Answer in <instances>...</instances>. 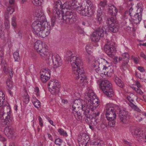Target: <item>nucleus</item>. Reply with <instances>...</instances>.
I'll use <instances>...</instances> for the list:
<instances>
[{"label": "nucleus", "mask_w": 146, "mask_h": 146, "mask_svg": "<svg viewBox=\"0 0 146 146\" xmlns=\"http://www.w3.org/2000/svg\"><path fill=\"white\" fill-rule=\"evenodd\" d=\"M69 61L72 66V72L75 75L78 82L80 84L82 83L84 80L86 79L87 78L82 68V63L80 59L78 57H76L75 54H73L70 58Z\"/></svg>", "instance_id": "1"}, {"label": "nucleus", "mask_w": 146, "mask_h": 146, "mask_svg": "<svg viewBox=\"0 0 146 146\" xmlns=\"http://www.w3.org/2000/svg\"><path fill=\"white\" fill-rule=\"evenodd\" d=\"M38 20L40 21H34L32 25V31L35 35L44 38V31L46 28V25H48V23L45 17L42 15L41 16H39Z\"/></svg>", "instance_id": "2"}, {"label": "nucleus", "mask_w": 146, "mask_h": 146, "mask_svg": "<svg viewBox=\"0 0 146 146\" xmlns=\"http://www.w3.org/2000/svg\"><path fill=\"white\" fill-rule=\"evenodd\" d=\"M10 107L9 104L1 108L0 112V123L3 125H9L11 122L10 116Z\"/></svg>", "instance_id": "3"}, {"label": "nucleus", "mask_w": 146, "mask_h": 146, "mask_svg": "<svg viewBox=\"0 0 146 146\" xmlns=\"http://www.w3.org/2000/svg\"><path fill=\"white\" fill-rule=\"evenodd\" d=\"M100 87L107 97H112L113 96L114 92L112 85L109 81L106 80L102 81Z\"/></svg>", "instance_id": "4"}, {"label": "nucleus", "mask_w": 146, "mask_h": 146, "mask_svg": "<svg viewBox=\"0 0 146 146\" xmlns=\"http://www.w3.org/2000/svg\"><path fill=\"white\" fill-rule=\"evenodd\" d=\"M92 104H90V107L88 108L85 111L83 112L85 117L84 119H85L86 122L89 121V120H91L93 118H95L99 115V112L96 113L94 111V109H95V107L92 106Z\"/></svg>", "instance_id": "5"}, {"label": "nucleus", "mask_w": 146, "mask_h": 146, "mask_svg": "<svg viewBox=\"0 0 146 146\" xmlns=\"http://www.w3.org/2000/svg\"><path fill=\"white\" fill-rule=\"evenodd\" d=\"M60 19L66 20L67 23L72 24L77 20L78 17L76 14L70 10L66 11L65 15L61 16Z\"/></svg>", "instance_id": "6"}, {"label": "nucleus", "mask_w": 146, "mask_h": 146, "mask_svg": "<svg viewBox=\"0 0 146 146\" xmlns=\"http://www.w3.org/2000/svg\"><path fill=\"white\" fill-rule=\"evenodd\" d=\"M48 86H50L48 88V89L52 94L56 95L59 92L60 85L58 80H51L48 83Z\"/></svg>", "instance_id": "7"}, {"label": "nucleus", "mask_w": 146, "mask_h": 146, "mask_svg": "<svg viewBox=\"0 0 146 146\" xmlns=\"http://www.w3.org/2000/svg\"><path fill=\"white\" fill-rule=\"evenodd\" d=\"M48 63H50L52 61L54 68H57L61 66L62 64V60L59 55H50L48 59Z\"/></svg>", "instance_id": "8"}, {"label": "nucleus", "mask_w": 146, "mask_h": 146, "mask_svg": "<svg viewBox=\"0 0 146 146\" xmlns=\"http://www.w3.org/2000/svg\"><path fill=\"white\" fill-rule=\"evenodd\" d=\"M84 102L82 100H81L79 99L75 100L73 103L72 108H73L74 109H82V110L85 111L88 108L90 107V104H87V103L86 104H83V102Z\"/></svg>", "instance_id": "9"}, {"label": "nucleus", "mask_w": 146, "mask_h": 146, "mask_svg": "<svg viewBox=\"0 0 146 146\" xmlns=\"http://www.w3.org/2000/svg\"><path fill=\"white\" fill-rule=\"evenodd\" d=\"M58 1L54 3L53 4V11L55 14H56L60 19L61 16L62 17L63 14L64 13V11H62L63 9L61 5V2Z\"/></svg>", "instance_id": "10"}, {"label": "nucleus", "mask_w": 146, "mask_h": 146, "mask_svg": "<svg viewBox=\"0 0 146 146\" xmlns=\"http://www.w3.org/2000/svg\"><path fill=\"white\" fill-rule=\"evenodd\" d=\"M104 50L107 54L111 57L114 55L116 51V48L110 42H108L105 45Z\"/></svg>", "instance_id": "11"}, {"label": "nucleus", "mask_w": 146, "mask_h": 146, "mask_svg": "<svg viewBox=\"0 0 146 146\" xmlns=\"http://www.w3.org/2000/svg\"><path fill=\"white\" fill-rule=\"evenodd\" d=\"M115 20L113 17L108 18L106 21V23L109 29V31L110 32L115 33L117 32L118 29L115 23Z\"/></svg>", "instance_id": "12"}, {"label": "nucleus", "mask_w": 146, "mask_h": 146, "mask_svg": "<svg viewBox=\"0 0 146 146\" xmlns=\"http://www.w3.org/2000/svg\"><path fill=\"white\" fill-rule=\"evenodd\" d=\"M50 70L46 68L40 71L41 80L43 82H45L50 79Z\"/></svg>", "instance_id": "13"}, {"label": "nucleus", "mask_w": 146, "mask_h": 146, "mask_svg": "<svg viewBox=\"0 0 146 146\" xmlns=\"http://www.w3.org/2000/svg\"><path fill=\"white\" fill-rule=\"evenodd\" d=\"M119 116L121 122L123 123H126L129 119L128 112L124 110H121L119 109Z\"/></svg>", "instance_id": "14"}, {"label": "nucleus", "mask_w": 146, "mask_h": 146, "mask_svg": "<svg viewBox=\"0 0 146 146\" xmlns=\"http://www.w3.org/2000/svg\"><path fill=\"white\" fill-rule=\"evenodd\" d=\"M123 62L120 66V69L124 71L127 69V64L129 59V54L127 52H124L122 55Z\"/></svg>", "instance_id": "15"}, {"label": "nucleus", "mask_w": 146, "mask_h": 146, "mask_svg": "<svg viewBox=\"0 0 146 146\" xmlns=\"http://www.w3.org/2000/svg\"><path fill=\"white\" fill-rule=\"evenodd\" d=\"M131 18L133 22L136 24H137L140 22L142 19V13L137 12Z\"/></svg>", "instance_id": "16"}, {"label": "nucleus", "mask_w": 146, "mask_h": 146, "mask_svg": "<svg viewBox=\"0 0 146 146\" xmlns=\"http://www.w3.org/2000/svg\"><path fill=\"white\" fill-rule=\"evenodd\" d=\"M76 8L77 12L81 15L84 16H88L86 6H82V5L79 7H76Z\"/></svg>", "instance_id": "17"}, {"label": "nucleus", "mask_w": 146, "mask_h": 146, "mask_svg": "<svg viewBox=\"0 0 146 146\" xmlns=\"http://www.w3.org/2000/svg\"><path fill=\"white\" fill-rule=\"evenodd\" d=\"M106 115H111V114H116L115 110L113 107H111V104H108L106 107Z\"/></svg>", "instance_id": "18"}, {"label": "nucleus", "mask_w": 146, "mask_h": 146, "mask_svg": "<svg viewBox=\"0 0 146 146\" xmlns=\"http://www.w3.org/2000/svg\"><path fill=\"white\" fill-rule=\"evenodd\" d=\"M103 9L102 8V9H101L100 7L98 6V8L97 10L96 19L99 23H100L102 21V16H104L105 15V12L102 10Z\"/></svg>", "instance_id": "19"}, {"label": "nucleus", "mask_w": 146, "mask_h": 146, "mask_svg": "<svg viewBox=\"0 0 146 146\" xmlns=\"http://www.w3.org/2000/svg\"><path fill=\"white\" fill-rule=\"evenodd\" d=\"M1 64L3 68V70L6 73H9V75L10 78H11L13 76V74L12 73V70L11 69V70H8L7 68V64L5 61H1Z\"/></svg>", "instance_id": "20"}, {"label": "nucleus", "mask_w": 146, "mask_h": 146, "mask_svg": "<svg viewBox=\"0 0 146 146\" xmlns=\"http://www.w3.org/2000/svg\"><path fill=\"white\" fill-rule=\"evenodd\" d=\"M90 139V137H78V141L79 146H86Z\"/></svg>", "instance_id": "21"}, {"label": "nucleus", "mask_w": 146, "mask_h": 146, "mask_svg": "<svg viewBox=\"0 0 146 146\" xmlns=\"http://www.w3.org/2000/svg\"><path fill=\"white\" fill-rule=\"evenodd\" d=\"M102 37L99 35L95 31L91 35V38L92 41L94 42L99 41L100 38Z\"/></svg>", "instance_id": "22"}, {"label": "nucleus", "mask_w": 146, "mask_h": 146, "mask_svg": "<svg viewBox=\"0 0 146 146\" xmlns=\"http://www.w3.org/2000/svg\"><path fill=\"white\" fill-rule=\"evenodd\" d=\"M95 31L102 37H104V34L106 33V29L103 26L99 27L97 28Z\"/></svg>", "instance_id": "23"}, {"label": "nucleus", "mask_w": 146, "mask_h": 146, "mask_svg": "<svg viewBox=\"0 0 146 146\" xmlns=\"http://www.w3.org/2000/svg\"><path fill=\"white\" fill-rule=\"evenodd\" d=\"M44 47H43V48L41 49V50H39V51L38 52L40 54V55L42 57H45L48 56V55H50L48 52V50L46 48V47L44 46Z\"/></svg>", "instance_id": "24"}, {"label": "nucleus", "mask_w": 146, "mask_h": 146, "mask_svg": "<svg viewBox=\"0 0 146 146\" xmlns=\"http://www.w3.org/2000/svg\"><path fill=\"white\" fill-rule=\"evenodd\" d=\"M87 95H86V98L88 101V102H90L93 98H96V95L95 93L91 91L88 92L86 93Z\"/></svg>", "instance_id": "25"}, {"label": "nucleus", "mask_w": 146, "mask_h": 146, "mask_svg": "<svg viewBox=\"0 0 146 146\" xmlns=\"http://www.w3.org/2000/svg\"><path fill=\"white\" fill-rule=\"evenodd\" d=\"M108 12L112 16H115L117 14V10L115 6L113 5L109 7Z\"/></svg>", "instance_id": "26"}, {"label": "nucleus", "mask_w": 146, "mask_h": 146, "mask_svg": "<svg viewBox=\"0 0 146 146\" xmlns=\"http://www.w3.org/2000/svg\"><path fill=\"white\" fill-rule=\"evenodd\" d=\"M43 43L40 40H38L36 41L34 45V48L38 52L39 50H41L42 48H43Z\"/></svg>", "instance_id": "27"}, {"label": "nucleus", "mask_w": 146, "mask_h": 146, "mask_svg": "<svg viewBox=\"0 0 146 146\" xmlns=\"http://www.w3.org/2000/svg\"><path fill=\"white\" fill-rule=\"evenodd\" d=\"M131 133L133 136H135L137 137L143 136V131L138 129H135L133 132H132Z\"/></svg>", "instance_id": "28"}, {"label": "nucleus", "mask_w": 146, "mask_h": 146, "mask_svg": "<svg viewBox=\"0 0 146 146\" xmlns=\"http://www.w3.org/2000/svg\"><path fill=\"white\" fill-rule=\"evenodd\" d=\"M92 99L90 102L87 103V104H92V106L94 107H95V108H96L99 105V100L96 95V98H93Z\"/></svg>", "instance_id": "29"}, {"label": "nucleus", "mask_w": 146, "mask_h": 146, "mask_svg": "<svg viewBox=\"0 0 146 146\" xmlns=\"http://www.w3.org/2000/svg\"><path fill=\"white\" fill-rule=\"evenodd\" d=\"M103 141L98 139L93 140L90 146H102Z\"/></svg>", "instance_id": "30"}, {"label": "nucleus", "mask_w": 146, "mask_h": 146, "mask_svg": "<svg viewBox=\"0 0 146 146\" xmlns=\"http://www.w3.org/2000/svg\"><path fill=\"white\" fill-rule=\"evenodd\" d=\"M4 133L5 135L7 137H12L13 136L12 135V131L11 128L9 127H6L4 130Z\"/></svg>", "instance_id": "31"}, {"label": "nucleus", "mask_w": 146, "mask_h": 146, "mask_svg": "<svg viewBox=\"0 0 146 146\" xmlns=\"http://www.w3.org/2000/svg\"><path fill=\"white\" fill-rule=\"evenodd\" d=\"M58 19L60 20L57 15L55 14L52 16L51 20V26L54 27L56 24V23L58 21Z\"/></svg>", "instance_id": "32"}, {"label": "nucleus", "mask_w": 146, "mask_h": 146, "mask_svg": "<svg viewBox=\"0 0 146 146\" xmlns=\"http://www.w3.org/2000/svg\"><path fill=\"white\" fill-rule=\"evenodd\" d=\"M108 68V67L106 66V65H104V67L101 70L100 69H99V67H98V70L99 71V72L101 74L106 75L107 73H106V72H107V69ZM97 69H95L96 71H97Z\"/></svg>", "instance_id": "33"}, {"label": "nucleus", "mask_w": 146, "mask_h": 146, "mask_svg": "<svg viewBox=\"0 0 146 146\" xmlns=\"http://www.w3.org/2000/svg\"><path fill=\"white\" fill-rule=\"evenodd\" d=\"M115 82L116 84L120 87L122 88L123 87V82L119 78L116 77L115 79Z\"/></svg>", "instance_id": "34"}, {"label": "nucleus", "mask_w": 146, "mask_h": 146, "mask_svg": "<svg viewBox=\"0 0 146 146\" xmlns=\"http://www.w3.org/2000/svg\"><path fill=\"white\" fill-rule=\"evenodd\" d=\"M87 11L88 12V16L92 15L94 13V7L86 6Z\"/></svg>", "instance_id": "35"}, {"label": "nucleus", "mask_w": 146, "mask_h": 146, "mask_svg": "<svg viewBox=\"0 0 146 146\" xmlns=\"http://www.w3.org/2000/svg\"><path fill=\"white\" fill-rule=\"evenodd\" d=\"M63 9H70L71 8V2L69 1H66L62 6Z\"/></svg>", "instance_id": "36"}, {"label": "nucleus", "mask_w": 146, "mask_h": 146, "mask_svg": "<svg viewBox=\"0 0 146 146\" xmlns=\"http://www.w3.org/2000/svg\"><path fill=\"white\" fill-rule=\"evenodd\" d=\"M23 97V98L24 102L26 104H27L29 102V98L26 90L25 91V93Z\"/></svg>", "instance_id": "37"}, {"label": "nucleus", "mask_w": 146, "mask_h": 146, "mask_svg": "<svg viewBox=\"0 0 146 146\" xmlns=\"http://www.w3.org/2000/svg\"><path fill=\"white\" fill-rule=\"evenodd\" d=\"M44 0H32V3L35 6H40L43 2Z\"/></svg>", "instance_id": "38"}, {"label": "nucleus", "mask_w": 146, "mask_h": 146, "mask_svg": "<svg viewBox=\"0 0 146 146\" xmlns=\"http://www.w3.org/2000/svg\"><path fill=\"white\" fill-rule=\"evenodd\" d=\"M4 25L5 27V30L7 31L8 34H9V29L10 27L9 21H4Z\"/></svg>", "instance_id": "39"}, {"label": "nucleus", "mask_w": 146, "mask_h": 146, "mask_svg": "<svg viewBox=\"0 0 146 146\" xmlns=\"http://www.w3.org/2000/svg\"><path fill=\"white\" fill-rule=\"evenodd\" d=\"M13 56L15 61L18 62L19 60L20 57L18 52L16 51L14 52L13 54Z\"/></svg>", "instance_id": "40"}, {"label": "nucleus", "mask_w": 146, "mask_h": 146, "mask_svg": "<svg viewBox=\"0 0 146 146\" xmlns=\"http://www.w3.org/2000/svg\"><path fill=\"white\" fill-rule=\"evenodd\" d=\"M58 132L60 135L62 136L66 137L68 136L67 134L66 131H64V129L62 128L58 129Z\"/></svg>", "instance_id": "41"}, {"label": "nucleus", "mask_w": 146, "mask_h": 146, "mask_svg": "<svg viewBox=\"0 0 146 146\" xmlns=\"http://www.w3.org/2000/svg\"><path fill=\"white\" fill-rule=\"evenodd\" d=\"M6 84L8 87L10 89H12L13 88L12 82L11 79H8L7 81Z\"/></svg>", "instance_id": "42"}, {"label": "nucleus", "mask_w": 146, "mask_h": 146, "mask_svg": "<svg viewBox=\"0 0 146 146\" xmlns=\"http://www.w3.org/2000/svg\"><path fill=\"white\" fill-rule=\"evenodd\" d=\"M5 98H4V99H0V107H2V108H3V107L6 105H8V103H7L6 104H5Z\"/></svg>", "instance_id": "43"}, {"label": "nucleus", "mask_w": 146, "mask_h": 146, "mask_svg": "<svg viewBox=\"0 0 146 146\" xmlns=\"http://www.w3.org/2000/svg\"><path fill=\"white\" fill-rule=\"evenodd\" d=\"M107 72L106 75L110 76L111 75L113 72V68H111L110 66H108V68L107 69Z\"/></svg>", "instance_id": "44"}, {"label": "nucleus", "mask_w": 146, "mask_h": 146, "mask_svg": "<svg viewBox=\"0 0 146 146\" xmlns=\"http://www.w3.org/2000/svg\"><path fill=\"white\" fill-rule=\"evenodd\" d=\"M46 27L47 31H46L45 33L44 32V37L46 36H48L50 33V25H46Z\"/></svg>", "instance_id": "45"}, {"label": "nucleus", "mask_w": 146, "mask_h": 146, "mask_svg": "<svg viewBox=\"0 0 146 146\" xmlns=\"http://www.w3.org/2000/svg\"><path fill=\"white\" fill-rule=\"evenodd\" d=\"M137 12L142 13L143 9L142 8V4L141 3H139L137 4Z\"/></svg>", "instance_id": "46"}, {"label": "nucleus", "mask_w": 146, "mask_h": 146, "mask_svg": "<svg viewBox=\"0 0 146 146\" xmlns=\"http://www.w3.org/2000/svg\"><path fill=\"white\" fill-rule=\"evenodd\" d=\"M130 106L132 109H134L135 111H137L138 112H140L141 111L139 108L132 102L131 103Z\"/></svg>", "instance_id": "47"}, {"label": "nucleus", "mask_w": 146, "mask_h": 146, "mask_svg": "<svg viewBox=\"0 0 146 146\" xmlns=\"http://www.w3.org/2000/svg\"><path fill=\"white\" fill-rule=\"evenodd\" d=\"M11 25L14 28H16L17 27L16 23V18L15 17H13L12 18Z\"/></svg>", "instance_id": "48"}, {"label": "nucleus", "mask_w": 146, "mask_h": 146, "mask_svg": "<svg viewBox=\"0 0 146 146\" xmlns=\"http://www.w3.org/2000/svg\"><path fill=\"white\" fill-rule=\"evenodd\" d=\"M5 29L3 28H0V37L2 39H4L5 38Z\"/></svg>", "instance_id": "49"}, {"label": "nucleus", "mask_w": 146, "mask_h": 146, "mask_svg": "<svg viewBox=\"0 0 146 146\" xmlns=\"http://www.w3.org/2000/svg\"><path fill=\"white\" fill-rule=\"evenodd\" d=\"M34 106L37 108H38L40 106V102L39 100H36L33 102Z\"/></svg>", "instance_id": "50"}, {"label": "nucleus", "mask_w": 146, "mask_h": 146, "mask_svg": "<svg viewBox=\"0 0 146 146\" xmlns=\"http://www.w3.org/2000/svg\"><path fill=\"white\" fill-rule=\"evenodd\" d=\"M106 117L108 120H112L116 118V114H111V115H108V116L106 115Z\"/></svg>", "instance_id": "51"}, {"label": "nucleus", "mask_w": 146, "mask_h": 146, "mask_svg": "<svg viewBox=\"0 0 146 146\" xmlns=\"http://www.w3.org/2000/svg\"><path fill=\"white\" fill-rule=\"evenodd\" d=\"M73 54L70 50H68L67 51L66 53V56L67 58V59L68 61L70 60V58L71 56L73 55Z\"/></svg>", "instance_id": "52"}, {"label": "nucleus", "mask_w": 146, "mask_h": 146, "mask_svg": "<svg viewBox=\"0 0 146 146\" xmlns=\"http://www.w3.org/2000/svg\"><path fill=\"white\" fill-rule=\"evenodd\" d=\"M108 120L109 121L108 123L109 125L111 127H113L115 126V122L114 120Z\"/></svg>", "instance_id": "53"}, {"label": "nucleus", "mask_w": 146, "mask_h": 146, "mask_svg": "<svg viewBox=\"0 0 146 146\" xmlns=\"http://www.w3.org/2000/svg\"><path fill=\"white\" fill-rule=\"evenodd\" d=\"M62 140L60 138H58L55 140V143L58 145H60L62 142Z\"/></svg>", "instance_id": "54"}, {"label": "nucleus", "mask_w": 146, "mask_h": 146, "mask_svg": "<svg viewBox=\"0 0 146 146\" xmlns=\"http://www.w3.org/2000/svg\"><path fill=\"white\" fill-rule=\"evenodd\" d=\"M129 16H130L129 13L128 11H126L124 13L123 18L124 20H125V19H127L128 17Z\"/></svg>", "instance_id": "55"}, {"label": "nucleus", "mask_w": 146, "mask_h": 146, "mask_svg": "<svg viewBox=\"0 0 146 146\" xmlns=\"http://www.w3.org/2000/svg\"><path fill=\"white\" fill-rule=\"evenodd\" d=\"M137 85H138L137 86V88L136 90H135V91L138 93H139L140 95H142L143 94V92L142 90L138 87V86H139L140 85V84L138 82V83L137 84Z\"/></svg>", "instance_id": "56"}, {"label": "nucleus", "mask_w": 146, "mask_h": 146, "mask_svg": "<svg viewBox=\"0 0 146 146\" xmlns=\"http://www.w3.org/2000/svg\"><path fill=\"white\" fill-rule=\"evenodd\" d=\"M7 11L11 14L14 11V9L12 6H9L7 9Z\"/></svg>", "instance_id": "57"}, {"label": "nucleus", "mask_w": 146, "mask_h": 146, "mask_svg": "<svg viewBox=\"0 0 146 146\" xmlns=\"http://www.w3.org/2000/svg\"><path fill=\"white\" fill-rule=\"evenodd\" d=\"M78 3L77 0H72V3H71V5L72 6H75V7H74V8L76 9V7H77V4Z\"/></svg>", "instance_id": "58"}, {"label": "nucleus", "mask_w": 146, "mask_h": 146, "mask_svg": "<svg viewBox=\"0 0 146 146\" xmlns=\"http://www.w3.org/2000/svg\"><path fill=\"white\" fill-rule=\"evenodd\" d=\"M91 47L89 45H87L85 49L88 54H90V52L91 51Z\"/></svg>", "instance_id": "59"}, {"label": "nucleus", "mask_w": 146, "mask_h": 146, "mask_svg": "<svg viewBox=\"0 0 146 146\" xmlns=\"http://www.w3.org/2000/svg\"><path fill=\"white\" fill-rule=\"evenodd\" d=\"M106 5V2L105 1H101L99 5L98 6H101L102 7V8L105 6Z\"/></svg>", "instance_id": "60"}, {"label": "nucleus", "mask_w": 146, "mask_h": 146, "mask_svg": "<svg viewBox=\"0 0 146 146\" xmlns=\"http://www.w3.org/2000/svg\"><path fill=\"white\" fill-rule=\"evenodd\" d=\"M38 120L39 122V124L40 127H42L43 125V122L42 119L40 116H38Z\"/></svg>", "instance_id": "61"}, {"label": "nucleus", "mask_w": 146, "mask_h": 146, "mask_svg": "<svg viewBox=\"0 0 146 146\" xmlns=\"http://www.w3.org/2000/svg\"><path fill=\"white\" fill-rule=\"evenodd\" d=\"M87 5L86 6L94 7L92 3L90 0H86Z\"/></svg>", "instance_id": "62"}, {"label": "nucleus", "mask_w": 146, "mask_h": 146, "mask_svg": "<svg viewBox=\"0 0 146 146\" xmlns=\"http://www.w3.org/2000/svg\"><path fill=\"white\" fill-rule=\"evenodd\" d=\"M76 116H77L79 120L82 119V116L81 115V114L80 112L78 111V112L76 113Z\"/></svg>", "instance_id": "63"}, {"label": "nucleus", "mask_w": 146, "mask_h": 146, "mask_svg": "<svg viewBox=\"0 0 146 146\" xmlns=\"http://www.w3.org/2000/svg\"><path fill=\"white\" fill-rule=\"evenodd\" d=\"M9 21V14L7 13L5 14L4 16V21Z\"/></svg>", "instance_id": "64"}]
</instances>
